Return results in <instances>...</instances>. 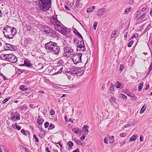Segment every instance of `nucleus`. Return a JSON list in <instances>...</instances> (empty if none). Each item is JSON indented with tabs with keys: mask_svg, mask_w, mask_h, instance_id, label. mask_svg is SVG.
<instances>
[{
	"mask_svg": "<svg viewBox=\"0 0 152 152\" xmlns=\"http://www.w3.org/2000/svg\"><path fill=\"white\" fill-rule=\"evenodd\" d=\"M72 152H80L79 150L78 149H77L74 151H73Z\"/></svg>",
	"mask_w": 152,
	"mask_h": 152,
	"instance_id": "774afa93",
	"label": "nucleus"
},
{
	"mask_svg": "<svg viewBox=\"0 0 152 152\" xmlns=\"http://www.w3.org/2000/svg\"><path fill=\"white\" fill-rule=\"evenodd\" d=\"M60 51V48L57 45V44L56 43L50 53L53 54L58 55Z\"/></svg>",
	"mask_w": 152,
	"mask_h": 152,
	"instance_id": "1a4fd4ad",
	"label": "nucleus"
},
{
	"mask_svg": "<svg viewBox=\"0 0 152 152\" xmlns=\"http://www.w3.org/2000/svg\"><path fill=\"white\" fill-rule=\"evenodd\" d=\"M34 138H35L36 141L37 142H39V140L37 137V136L35 134H34L33 135Z\"/></svg>",
	"mask_w": 152,
	"mask_h": 152,
	"instance_id": "864d4df0",
	"label": "nucleus"
},
{
	"mask_svg": "<svg viewBox=\"0 0 152 152\" xmlns=\"http://www.w3.org/2000/svg\"><path fill=\"white\" fill-rule=\"evenodd\" d=\"M12 126L14 129H18V130H20L21 129V127L18 125L17 123L15 124L12 125Z\"/></svg>",
	"mask_w": 152,
	"mask_h": 152,
	"instance_id": "6ab92c4d",
	"label": "nucleus"
},
{
	"mask_svg": "<svg viewBox=\"0 0 152 152\" xmlns=\"http://www.w3.org/2000/svg\"><path fill=\"white\" fill-rule=\"evenodd\" d=\"M67 145H68L70 148L71 149L73 145V143L72 142L69 141L68 142Z\"/></svg>",
	"mask_w": 152,
	"mask_h": 152,
	"instance_id": "c9c22d12",
	"label": "nucleus"
},
{
	"mask_svg": "<svg viewBox=\"0 0 152 152\" xmlns=\"http://www.w3.org/2000/svg\"><path fill=\"white\" fill-rule=\"evenodd\" d=\"M19 88L21 90L23 91H26L28 89L25 87V86L24 85H20L19 87Z\"/></svg>",
	"mask_w": 152,
	"mask_h": 152,
	"instance_id": "7c9ffc66",
	"label": "nucleus"
},
{
	"mask_svg": "<svg viewBox=\"0 0 152 152\" xmlns=\"http://www.w3.org/2000/svg\"><path fill=\"white\" fill-rule=\"evenodd\" d=\"M127 95L128 96L131 97L132 98V99L135 100H137V97L136 96L133 94H127Z\"/></svg>",
	"mask_w": 152,
	"mask_h": 152,
	"instance_id": "2f4dec72",
	"label": "nucleus"
},
{
	"mask_svg": "<svg viewBox=\"0 0 152 152\" xmlns=\"http://www.w3.org/2000/svg\"><path fill=\"white\" fill-rule=\"evenodd\" d=\"M95 7L93 6L91 7L88 8L87 9V12L88 13H89L91 12H92L93 10L95 9Z\"/></svg>",
	"mask_w": 152,
	"mask_h": 152,
	"instance_id": "4be33fe9",
	"label": "nucleus"
},
{
	"mask_svg": "<svg viewBox=\"0 0 152 152\" xmlns=\"http://www.w3.org/2000/svg\"><path fill=\"white\" fill-rule=\"evenodd\" d=\"M142 12L140 11H137V15L135 17V18L137 20L139 18V17L141 15Z\"/></svg>",
	"mask_w": 152,
	"mask_h": 152,
	"instance_id": "5701e85b",
	"label": "nucleus"
},
{
	"mask_svg": "<svg viewBox=\"0 0 152 152\" xmlns=\"http://www.w3.org/2000/svg\"><path fill=\"white\" fill-rule=\"evenodd\" d=\"M10 97H8L7 98H6L4 99L2 102V103L3 104H4L7 102L10 99Z\"/></svg>",
	"mask_w": 152,
	"mask_h": 152,
	"instance_id": "79ce46f5",
	"label": "nucleus"
},
{
	"mask_svg": "<svg viewBox=\"0 0 152 152\" xmlns=\"http://www.w3.org/2000/svg\"><path fill=\"white\" fill-rule=\"evenodd\" d=\"M77 51H80L82 52H84L86 50V48L84 45V44L83 39H81L79 41L77 44Z\"/></svg>",
	"mask_w": 152,
	"mask_h": 152,
	"instance_id": "39448f33",
	"label": "nucleus"
},
{
	"mask_svg": "<svg viewBox=\"0 0 152 152\" xmlns=\"http://www.w3.org/2000/svg\"><path fill=\"white\" fill-rule=\"evenodd\" d=\"M51 28L50 27L47 26H45L44 27V31L46 34L49 33L50 32V31Z\"/></svg>",
	"mask_w": 152,
	"mask_h": 152,
	"instance_id": "412c9836",
	"label": "nucleus"
},
{
	"mask_svg": "<svg viewBox=\"0 0 152 152\" xmlns=\"http://www.w3.org/2000/svg\"><path fill=\"white\" fill-rule=\"evenodd\" d=\"M119 96L120 97H122L124 99H127V97H126V96L123 94H120L119 95Z\"/></svg>",
	"mask_w": 152,
	"mask_h": 152,
	"instance_id": "37998d69",
	"label": "nucleus"
},
{
	"mask_svg": "<svg viewBox=\"0 0 152 152\" xmlns=\"http://www.w3.org/2000/svg\"><path fill=\"white\" fill-rule=\"evenodd\" d=\"M64 50V56L66 58L69 57L72 55H73V50L71 48L68 46L64 47L63 48Z\"/></svg>",
	"mask_w": 152,
	"mask_h": 152,
	"instance_id": "7ed1b4c3",
	"label": "nucleus"
},
{
	"mask_svg": "<svg viewBox=\"0 0 152 152\" xmlns=\"http://www.w3.org/2000/svg\"><path fill=\"white\" fill-rule=\"evenodd\" d=\"M44 121V120L42 118L38 117L37 119V123L39 125H42Z\"/></svg>",
	"mask_w": 152,
	"mask_h": 152,
	"instance_id": "393cba45",
	"label": "nucleus"
},
{
	"mask_svg": "<svg viewBox=\"0 0 152 152\" xmlns=\"http://www.w3.org/2000/svg\"><path fill=\"white\" fill-rule=\"evenodd\" d=\"M55 29L60 33L64 34H67L68 32H70V29L65 27H62L61 25L56 27Z\"/></svg>",
	"mask_w": 152,
	"mask_h": 152,
	"instance_id": "423d86ee",
	"label": "nucleus"
},
{
	"mask_svg": "<svg viewBox=\"0 0 152 152\" xmlns=\"http://www.w3.org/2000/svg\"><path fill=\"white\" fill-rule=\"evenodd\" d=\"M147 106L146 104H144L143 106L142 107V108L141 109L140 111V114L142 113L145 110Z\"/></svg>",
	"mask_w": 152,
	"mask_h": 152,
	"instance_id": "b1692460",
	"label": "nucleus"
},
{
	"mask_svg": "<svg viewBox=\"0 0 152 152\" xmlns=\"http://www.w3.org/2000/svg\"><path fill=\"white\" fill-rule=\"evenodd\" d=\"M10 119L13 121H17L19 120L20 119V114L18 112H16L15 113L12 117H10Z\"/></svg>",
	"mask_w": 152,
	"mask_h": 152,
	"instance_id": "9b49d317",
	"label": "nucleus"
},
{
	"mask_svg": "<svg viewBox=\"0 0 152 152\" xmlns=\"http://www.w3.org/2000/svg\"><path fill=\"white\" fill-rule=\"evenodd\" d=\"M130 8L126 9L124 11L125 13L126 14H127L130 11Z\"/></svg>",
	"mask_w": 152,
	"mask_h": 152,
	"instance_id": "09e8293b",
	"label": "nucleus"
},
{
	"mask_svg": "<svg viewBox=\"0 0 152 152\" xmlns=\"http://www.w3.org/2000/svg\"><path fill=\"white\" fill-rule=\"evenodd\" d=\"M115 100H116V98L115 97H112L110 99V102L113 104H114V103H115Z\"/></svg>",
	"mask_w": 152,
	"mask_h": 152,
	"instance_id": "473e14b6",
	"label": "nucleus"
},
{
	"mask_svg": "<svg viewBox=\"0 0 152 152\" xmlns=\"http://www.w3.org/2000/svg\"><path fill=\"white\" fill-rule=\"evenodd\" d=\"M80 40H79V39L75 38L74 39V42L75 44H77Z\"/></svg>",
	"mask_w": 152,
	"mask_h": 152,
	"instance_id": "8fccbe9b",
	"label": "nucleus"
},
{
	"mask_svg": "<svg viewBox=\"0 0 152 152\" xmlns=\"http://www.w3.org/2000/svg\"><path fill=\"white\" fill-rule=\"evenodd\" d=\"M127 135L126 133H121L120 134V136L121 137H125Z\"/></svg>",
	"mask_w": 152,
	"mask_h": 152,
	"instance_id": "5fc2aeb1",
	"label": "nucleus"
},
{
	"mask_svg": "<svg viewBox=\"0 0 152 152\" xmlns=\"http://www.w3.org/2000/svg\"><path fill=\"white\" fill-rule=\"evenodd\" d=\"M116 30H114L112 32V35L111 36V37L112 38L114 37L116 34Z\"/></svg>",
	"mask_w": 152,
	"mask_h": 152,
	"instance_id": "58836bf2",
	"label": "nucleus"
},
{
	"mask_svg": "<svg viewBox=\"0 0 152 152\" xmlns=\"http://www.w3.org/2000/svg\"><path fill=\"white\" fill-rule=\"evenodd\" d=\"M8 60V61L10 62L15 63L17 61L18 58L14 55L12 54H9Z\"/></svg>",
	"mask_w": 152,
	"mask_h": 152,
	"instance_id": "f8f14e48",
	"label": "nucleus"
},
{
	"mask_svg": "<svg viewBox=\"0 0 152 152\" xmlns=\"http://www.w3.org/2000/svg\"><path fill=\"white\" fill-rule=\"evenodd\" d=\"M5 45L6 47L8 48L9 50H15L16 49V46H14L8 43H6Z\"/></svg>",
	"mask_w": 152,
	"mask_h": 152,
	"instance_id": "ddd939ff",
	"label": "nucleus"
},
{
	"mask_svg": "<svg viewBox=\"0 0 152 152\" xmlns=\"http://www.w3.org/2000/svg\"><path fill=\"white\" fill-rule=\"evenodd\" d=\"M55 127V126L52 123H50V125L48 129H52Z\"/></svg>",
	"mask_w": 152,
	"mask_h": 152,
	"instance_id": "4c0bfd02",
	"label": "nucleus"
},
{
	"mask_svg": "<svg viewBox=\"0 0 152 152\" xmlns=\"http://www.w3.org/2000/svg\"><path fill=\"white\" fill-rule=\"evenodd\" d=\"M81 69L78 67H74L72 68L69 72V73L71 75H74L75 74H79L81 72Z\"/></svg>",
	"mask_w": 152,
	"mask_h": 152,
	"instance_id": "9d476101",
	"label": "nucleus"
},
{
	"mask_svg": "<svg viewBox=\"0 0 152 152\" xmlns=\"http://www.w3.org/2000/svg\"><path fill=\"white\" fill-rule=\"evenodd\" d=\"M30 82V80H25V83L26 84H28Z\"/></svg>",
	"mask_w": 152,
	"mask_h": 152,
	"instance_id": "69168bd1",
	"label": "nucleus"
},
{
	"mask_svg": "<svg viewBox=\"0 0 152 152\" xmlns=\"http://www.w3.org/2000/svg\"><path fill=\"white\" fill-rule=\"evenodd\" d=\"M63 61H62L60 60L57 63V65L56 66L57 68L59 69V67H61V66H63Z\"/></svg>",
	"mask_w": 152,
	"mask_h": 152,
	"instance_id": "c85d7f7f",
	"label": "nucleus"
},
{
	"mask_svg": "<svg viewBox=\"0 0 152 152\" xmlns=\"http://www.w3.org/2000/svg\"><path fill=\"white\" fill-rule=\"evenodd\" d=\"M21 132L24 135H26V134L25 132V130L24 129H22L21 130Z\"/></svg>",
	"mask_w": 152,
	"mask_h": 152,
	"instance_id": "13d9d810",
	"label": "nucleus"
},
{
	"mask_svg": "<svg viewBox=\"0 0 152 152\" xmlns=\"http://www.w3.org/2000/svg\"><path fill=\"white\" fill-rule=\"evenodd\" d=\"M145 13H143L139 17V18H138V19H142L145 17Z\"/></svg>",
	"mask_w": 152,
	"mask_h": 152,
	"instance_id": "ea45409f",
	"label": "nucleus"
},
{
	"mask_svg": "<svg viewBox=\"0 0 152 152\" xmlns=\"http://www.w3.org/2000/svg\"><path fill=\"white\" fill-rule=\"evenodd\" d=\"M148 72H150L152 70V63H151L149 67L148 68Z\"/></svg>",
	"mask_w": 152,
	"mask_h": 152,
	"instance_id": "3c124183",
	"label": "nucleus"
},
{
	"mask_svg": "<svg viewBox=\"0 0 152 152\" xmlns=\"http://www.w3.org/2000/svg\"><path fill=\"white\" fill-rule=\"evenodd\" d=\"M114 137L111 136L109 137V140L110 143L113 142H114Z\"/></svg>",
	"mask_w": 152,
	"mask_h": 152,
	"instance_id": "f704fd0d",
	"label": "nucleus"
},
{
	"mask_svg": "<svg viewBox=\"0 0 152 152\" xmlns=\"http://www.w3.org/2000/svg\"><path fill=\"white\" fill-rule=\"evenodd\" d=\"M122 84L121 83L117 81L116 82V85H115V86H116V87L117 88H120V89H122L123 88V87L122 86Z\"/></svg>",
	"mask_w": 152,
	"mask_h": 152,
	"instance_id": "dca6fc26",
	"label": "nucleus"
},
{
	"mask_svg": "<svg viewBox=\"0 0 152 152\" xmlns=\"http://www.w3.org/2000/svg\"><path fill=\"white\" fill-rule=\"evenodd\" d=\"M50 20L51 24L55 26V28L61 24L60 21L58 20L56 16H53L51 18Z\"/></svg>",
	"mask_w": 152,
	"mask_h": 152,
	"instance_id": "0eeeda50",
	"label": "nucleus"
},
{
	"mask_svg": "<svg viewBox=\"0 0 152 152\" xmlns=\"http://www.w3.org/2000/svg\"><path fill=\"white\" fill-rule=\"evenodd\" d=\"M82 56V54L80 53L74 54L72 56V59L75 64H77L78 63L81 62Z\"/></svg>",
	"mask_w": 152,
	"mask_h": 152,
	"instance_id": "20e7f679",
	"label": "nucleus"
},
{
	"mask_svg": "<svg viewBox=\"0 0 152 152\" xmlns=\"http://www.w3.org/2000/svg\"><path fill=\"white\" fill-rule=\"evenodd\" d=\"M72 131L73 132L76 134H78L79 132H80V130L78 128H74L72 129Z\"/></svg>",
	"mask_w": 152,
	"mask_h": 152,
	"instance_id": "cd10ccee",
	"label": "nucleus"
},
{
	"mask_svg": "<svg viewBox=\"0 0 152 152\" xmlns=\"http://www.w3.org/2000/svg\"><path fill=\"white\" fill-rule=\"evenodd\" d=\"M9 54H2L0 56V59L8 61Z\"/></svg>",
	"mask_w": 152,
	"mask_h": 152,
	"instance_id": "4468645a",
	"label": "nucleus"
},
{
	"mask_svg": "<svg viewBox=\"0 0 152 152\" xmlns=\"http://www.w3.org/2000/svg\"><path fill=\"white\" fill-rule=\"evenodd\" d=\"M49 123L48 122H46L45 123V128H47L48 127H49Z\"/></svg>",
	"mask_w": 152,
	"mask_h": 152,
	"instance_id": "de8ad7c7",
	"label": "nucleus"
},
{
	"mask_svg": "<svg viewBox=\"0 0 152 152\" xmlns=\"http://www.w3.org/2000/svg\"><path fill=\"white\" fill-rule=\"evenodd\" d=\"M50 113L52 115H54L55 114V111L53 110H50Z\"/></svg>",
	"mask_w": 152,
	"mask_h": 152,
	"instance_id": "052dcab7",
	"label": "nucleus"
},
{
	"mask_svg": "<svg viewBox=\"0 0 152 152\" xmlns=\"http://www.w3.org/2000/svg\"><path fill=\"white\" fill-rule=\"evenodd\" d=\"M147 8V6H146V7H145L142 8L141 9V12H143L145 11L146 10Z\"/></svg>",
	"mask_w": 152,
	"mask_h": 152,
	"instance_id": "e2e57ef3",
	"label": "nucleus"
},
{
	"mask_svg": "<svg viewBox=\"0 0 152 152\" xmlns=\"http://www.w3.org/2000/svg\"><path fill=\"white\" fill-rule=\"evenodd\" d=\"M138 36V34H134L132 36V37L131 38H133L134 37H137Z\"/></svg>",
	"mask_w": 152,
	"mask_h": 152,
	"instance_id": "bf43d9fd",
	"label": "nucleus"
},
{
	"mask_svg": "<svg viewBox=\"0 0 152 152\" xmlns=\"http://www.w3.org/2000/svg\"><path fill=\"white\" fill-rule=\"evenodd\" d=\"M51 0H39L38 6L42 11H47L51 7Z\"/></svg>",
	"mask_w": 152,
	"mask_h": 152,
	"instance_id": "f03ea898",
	"label": "nucleus"
},
{
	"mask_svg": "<svg viewBox=\"0 0 152 152\" xmlns=\"http://www.w3.org/2000/svg\"><path fill=\"white\" fill-rule=\"evenodd\" d=\"M109 140V137H106L104 139V142L105 144L108 143V140Z\"/></svg>",
	"mask_w": 152,
	"mask_h": 152,
	"instance_id": "49530a36",
	"label": "nucleus"
},
{
	"mask_svg": "<svg viewBox=\"0 0 152 152\" xmlns=\"http://www.w3.org/2000/svg\"><path fill=\"white\" fill-rule=\"evenodd\" d=\"M134 42L133 40H131L129 42L128 45V47H131L133 45Z\"/></svg>",
	"mask_w": 152,
	"mask_h": 152,
	"instance_id": "a19ab883",
	"label": "nucleus"
},
{
	"mask_svg": "<svg viewBox=\"0 0 152 152\" xmlns=\"http://www.w3.org/2000/svg\"><path fill=\"white\" fill-rule=\"evenodd\" d=\"M105 11V8H102L98 10V15L99 16H102L104 13V12Z\"/></svg>",
	"mask_w": 152,
	"mask_h": 152,
	"instance_id": "a211bd4d",
	"label": "nucleus"
},
{
	"mask_svg": "<svg viewBox=\"0 0 152 152\" xmlns=\"http://www.w3.org/2000/svg\"><path fill=\"white\" fill-rule=\"evenodd\" d=\"M0 152H8L7 149L4 147H3V149L1 150V148H0Z\"/></svg>",
	"mask_w": 152,
	"mask_h": 152,
	"instance_id": "72a5a7b5",
	"label": "nucleus"
},
{
	"mask_svg": "<svg viewBox=\"0 0 152 152\" xmlns=\"http://www.w3.org/2000/svg\"><path fill=\"white\" fill-rule=\"evenodd\" d=\"M97 23L96 22H95L94 23V24L93 25V28L94 29V30H95L96 28L97 27Z\"/></svg>",
	"mask_w": 152,
	"mask_h": 152,
	"instance_id": "c03bdc74",
	"label": "nucleus"
},
{
	"mask_svg": "<svg viewBox=\"0 0 152 152\" xmlns=\"http://www.w3.org/2000/svg\"><path fill=\"white\" fill-rule=\"evenodd\" d=\"M85 136L82 135V136L80 137V139L81 140L83 141L85 139Z\"/></svg>",
	"mask_w": 152,
	"mask_h": 152,
	"instance_id": "0e129e2a",
	"label": "nucleus"
},
{
	"mask_svg": "<svg viewBox=\"0 0 152 152\" xmlns=\"http://www.w3.org/2000/svg\"><path fill=\"white\" fill-rule=\"evenodd\" d=\"M137 134H134L129 139V141L131 142L136 140L137 139Z\"/></svg>",
	"mask_w": 152,
	"mask_h": 152,
	"instance_id": "f3484780",
	"label": "nucleus"
},
{
	"mask_svg": "<svg viewBox=\"0 0 152 152\" xmlns=\"http://www.w3.org/2000/svg\"><path fill=\"white\" fill-rule=\"evenodd\" d=\"M24 65L29 67H30L31 66L32 64H30V62L28 60H25L24 61Z\"/></svg>",
	"mask_w": 152,
	"mask_h": 152,
	"instance_id": "aec40b11",
	"label": "nucleus"
},
{
	"mask_svg": "<svg viewBox=\"0 0 152 152\" xmlns=\"http://www.w3.org/2000/svg\"><path fill=\"white\" fill-rule=\"evenodd\" d=\"M56 44V43L51 41L46 43L45 45V48L46 50L50 53Z\"/></svg>",
	"mask_w": 152,
	"mask_h": 152,
	"instance_id": "6e6552de",
	"label": "nucleus"
},
{
	"mask_svg": "<svg viewBox=\"0 0 152 152\" xmlns=\"http://www.w3.org/2000/svg\"><path fill=\"white\" fill-rule=\"evenodd\" d=\"M88 126L87 125H84L83 127V129H85V133L86 134H87L88 132Z\"/></svg>",
	"mask_w": 152,
	"mask_h": 152,
	"instance_id": "bb28decb",
	"label": "nucleus"
},
{
	"mask_svg": "<svg viewBox=\"0 0 152 152\" xmlns=\"http://www.w3.org/2000/svg\"><path fill=\"white\" fill-rule=\"evenodd\" d=\"M144 140V137L142 135H141L140 137V140L141 141H142Z\"/></svg>",
	"mask_w": 152,
	"mask_h": 152,
	"instance_id": "680f3d73",
	"label": "nucleus"
},
{
	"mask_svg": "<svg viewBox=\"0 0 152 152\" xmlns=\"http://www.w3.org/2000/svg\"><path fill=\"white\" fill-rule=\"evenodd\" d=\"M65 9L67 10L68 11L69 10V7H67V6H65Z\"/></svg>",
	"mask_w": 152,
	"mask_h": 152,
	"instance_id": "338daca9",
	"label": "nucleus"
},
{
	"mask_svg": "<svg viewBox=\"0 0 152 152\" xmlns=\"http://www.w3.org/2000/svg\"><path fill=\"white\" fill-rule=\"evenodd\" d=\"M58 68L59 69L60 68V69L57 72V74L60 73L62 72L63 69V66H61V67H59Z\"/></svg>",
	"mask_w": 152,
	"mask_h": 152,
	"instance_id": "a18cd8bd",
	"label": "nucleus"
},
{
	"mask_svg": "<svg viewBox=\"0 0 152 152\" xmlns=\"http://www.w3.org/2000/svg\"><path fill=\"white\" fill-rule=\"evenodd\" d=\"M50 31V32L49 34L52 37H56L57 36V34L56 31L51 29Z\"/></svg>",
	"mask_w": 152,
	"mask_h": 152,
	"instance_id": "2eb2a0df",
	"label": "nucleus"
},
{
	"mask_svg": "<svg viewBox=\"0 0 152 152\" xmlns=\"http://www.w3.org/2000/svg\"><path fill=\"white\" fill-rule=\"evenodd\" d=\"M74 141L78 145H80L81 143V142L79 140H75Z\"/></svg>",
	"mask_w": 152,
	"mask_h": 152,
	"instance_id": "603ef678",
	"label": "nucleus"
},
{
	"mask_svg": "<svg viewBox=\"0 0 152 152\" xmlns=\"http://www.w3.org/2000/svg\"><path fill=\"white\" fill-rule=\"evenodd\" d=\"M124 68V66L122 64H121L120 66V71H122L123 70V69Z\"/></svg>",
	"mask_w": 152,
	"mask_h": 152,
	"instance_id": "6e6d98bb",
	"label": "nucleus"
},
{
	"mask_svg": "<svg viewBox=\"0 0 152 152\" xmlns=\"http://www.w3.org/2000/svg\"><path fill=\"white\" fill-rule=\"evenodd\" d=\"M20 109L21 110H26V107H20Z\"/></svg>",
	"mask_w": 152,
	"mask_h": 152,
	"instance_id": "4d7b16f0",
	"label": "nucleus"
},
{
	"mask_svg": "<svg viewBox=\"0 0 152 152\" xmlns=\"http://www.w3.org/2000/svg\"><path fill=\"white\" fill-rule=\"evenodd\" d=\"M3 29L5 30L3 31L4 37L8 39L13 38L17 32L15 28L8 25L4 27Z\"/></svg>",
	"mask_w": 152,
	"mask_h": 152,
	"instance_id": "f257e3e1",
	"label": "nucleus"
},
{
	"mask_svg": "<svg viewBox=\"0 0 152 152\" xmlns=\"http://www.w3.org/2000/svg\"><path fill=\"white\" fill-rule=\"evenodd\" d=\"M75 33L77 34V35L81 39H83V38L81 35V34L77 31H76V32H75Z\"/></svg>",
	"mask_w": 152,
	"mask_h": 152,
	"instance_id": "e433bc0d",
	"label": "nucleus"
},
{
	"mask_svg": "<svg viewBox=\"0 0 152 152\" xmlns=\"http://www.w3.org/2000/svg\"><path fill=\"white\" fill-rule=\"evenodd\" d=\"M144 83L142 82H141L139 85L138 91H140L142 89Z\"/></svg>",
	"mask_w": 152,
	"mask_h": 152,
	"instance_id": "a878e982",
	"label": "nucleus"
},
{
	"mask_svg": "<svg viewBox=\"0 0 152 152\" xmlns=\"http://www.w3.org/2000/svg\"><path fill=\"white\" fill-rule=\"evenodd\" d=\"M110 88L109 89L110 91H114L115 86L113 84L111 83L110 84Z\"/></svg>",
	"mask_w": 152,
	"mask_h": 152,
	"instance_id": "c756f323",
	"label": "nucleus"
}]
</instances>
